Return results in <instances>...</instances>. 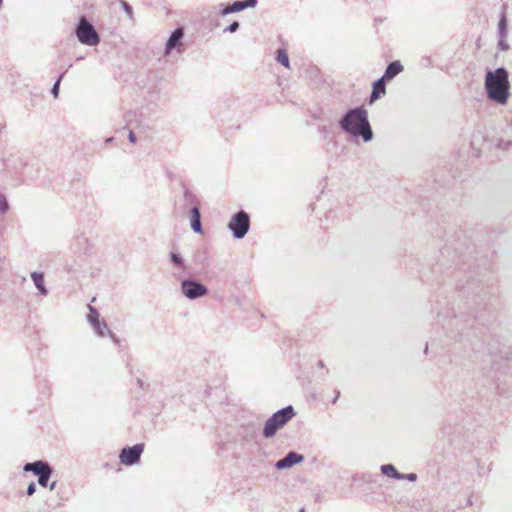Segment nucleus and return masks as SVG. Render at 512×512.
I'll return each instance as SVG.
<instances>
[{"label": "nucleus", "instance_id": "1", "mask_svg": "<svg viewBox=\"0 0 512 512\" xmlns=\"http://www.w3.org/2000/svg\"><path fill=\"white\" fill-rule=\"evenodd\" d=\"M457 297L453 305L448 307L446 297L440 295L434 300L432 311L436 314L438 322L451 333L455 331L463 334L470 323L480 321L484 324L480 311L485 309L487 299L491 292L488 284L474 277H469L465 283L459 281L454 292Z\"/></svg>", "mask_w": 512, "mask_h": 512}, {"label": "nucleus", "instance_id": "2", "mask_svg": "<svg viewBox=\"0 0 512 512\" xmlns=\"http://www.w3.org/2000/svg\"><path fill=\"white\" fill-rule=\"evenodd\" d=\"M340 130L354 140L371 142L374 132L369 121L368 111L364 106L349 108L338 120Z\"/></svg>", "mask_w": 512, "mask_h": 512}, {"label": "nucleus", "instance_id": "3", "mask_svg": "<svg viewBox=\"0 0 512 512\" xmlns=\"http://www.w3.org/2000/svg\"><path fill=\"white\" fill-rule=\"evenodd\" d=\"M484 87L489 100L498 105H506L511 95V85L507 69L505 67H498L495 70H487Z\"/></svg>", "mask_w": 512, "mask_h": 512}, {"label": "nucleus", "instance_id": "4", "mask_svg": "<svg viewBox=\"0 0 512 512\" xmlns=\"http://www.w3.org/2000/svg\"><path fill=\"white\" fill-rule=\"evenodd\" d=\"M296 412L293 406L288 405L273 413L265 422L262 435L269 439L276 435L294 416Z\"/></svg>", "mask_w": 512, "mask_h": 512}, {"label": "nucleus", "instance_id": "5", "mask_svg": "<svg viewBox=\"0 0 512 512\" xmlns=\"http://www.w3.org/2000/svg\"><path fill=\"white\" fill-rule=\"evenodd\" d=\"M459 247L451 246L446 244L440 250V256L437 262L438 270H450L452 267H459L460 264L465 265L466 261L464 260L465 255L460 252L461 244H458Z\"/></svg>", "mask_w": 512, "mask_h": 512}, {"label": "nucleus", "instance_id": "6", "mask_svg": "<svg viewBox=\"0 0 512 512\" xmlns=\"http://www.w3.org/2000/svg\"><path fill=\"white\" fill-rule=\"evenodd\" d=\"M75 35L81 44L88 46H95L101 41L95 27L85 16L80 17L75 27Z\"/></svg>", "mask_w": 512, "mask_h": 512}, {"label": "nucleus", "instance_id": "7", "mask_svg": "<svg viewBox=\"0 0 512 512\" xmlns=\"http://www.w3.org/2000/svg\"><path fill=\"white\" fill-rule=\"evenodd\" d=\"M228 229L231 231L235 239H243L250 229V216L244 210H239L233 214L229 223Z\"/></svg>", "mask_w": 512, "mask_h": 512}, {"label": "nucleus", "instance_id": "8", "mask_svg": "<svg viewBox=\"0 0 512 512\" xmlns=\"http://www.w3.org/2000/svg\"><path fill=\"white\" fill-rule=\"evenodd\" d=\"M185 30L184 27L178 26L175 28L169 38L167 39L164 47V56H170L174 51L177 54H182L186 50L184 43Z\"/></svg>", "mask_w": 512, "mask_h": 512}, {"label": "nucleus", "instance_id": "9", "mask_svg": "<svg viewBox=\"0 0 512 512\" xmlns=\"http://www.w3.org/2000/svg\"><path fill=\"white\" fill-rule=\"evenodd\" d=\"M182 294L189 300L199 299L209 293L208 288L195 279H184L180 283Z\"/></svg>", "mask_w": 512, "mask_h": 512}, {"label": "nucleus", "instance_id": "10", "mask_svg": "<svg viewBox=\"0 0 512 512\" xmlns=\"http://www.w3.org/2000/svg\"><path fill=\"white\" fill-rule=\"evenodd\" d=\"M144 447L143 443H137L133 446H126L122 448L119 453L120 463L127 466L138 464L144 451Z\"/></svg>", "mask_w": 512, "mask_h": 512}, {"label": "nucleus", "instance_id": "11", "mask_svg": "<svg viewBox=\"0 0 512 512\" xmlns=\"http://www.w3.org/2000/svg\"><path fill=\"white\" fill-rule=\"evenodd\" d=\"M183 189V197L177 206L180 215L184 216L194 207H200L201 203L198 196L191 191L184 183L181 184Z\"/></svg>", "mask_w": 512, "mask_h": 512}, {"label": "nucleus", "instance_id": "12", "mask_svg": "<svg viewBox=\"0 0 512 512\" xmlns=\"http://www.w3.org/2000/svg\"><path fill=\"white\" fill-rule=\"evenodd\" d=\"M304 461V456L295 451L288 452L283 458L279 459L275 463V468L277 470H284L291 468L299 463Z\"/></svg>", "mask_w": 512, "mask_h": 512}, {"label": "nucleus", "instance_id": "13", "mask_svg": "<svg viewBox=\"0 0 512 512\" xmlns=\"http://www.w3.org/2000/svg\"><path fill=\"white\" fill-rule=\"evenodd\" d=\"M51 467L52 466L46 461L36 460L34 462L26 463L23 469L25 472H32L34 475L39 477V475H42V473L46 472Z\"/></svg>", "mask_w": 512, "mask_h": 512}, {"label": "nucleus", "instance_id": "14", "mask_svg": "<svg viewBox=\"0 0 512 512\" xmlns=\"http://www.w3.org/2000/svg\"><path fill=\"white\" fill-rule=\"evenodd\" d=\"M190 227L196 234H203L200 207H194L189 211Z\"/></svg>", "mask_w": 512, "mask_h": 512}, {"label": "nucleus", "instance_id": "15", "mask_svg": "<svg viewBox=\"0 0 512 512\" xmlns=\"http://www.w3.org/2000/svg\"><path fill=\"white\" fill-rule=\"evenodd\" d=\"M386 82L387 81L384 80L382 77L373 82L372 91L369 96V101L371 103L375 102L386 93Z\"/></svg>", "mask_w": 512, "mask_h": 512}, {"label": "nucleus", "instance_id": "16", "mask_svg": "<svg viewBox=\"0 0 512 512\" xmlns=\"http://www.w3.org/2000/svg\"><path fill=\"white\" fill-rule=\"evenodd\" d=\"M403 69V65L399 60L392 61L387 65L384 74L381 77L386 81H391L400 74Z\"/></svg>", "mask_w": 512, "mask_h": 512}, {"label": "nucleus", "instance_id": "17", "mask_svg": "<svg viewBox=\"0 0 512 512\" xmlns=\"http://www.w3.org/2000/svg\"><path fill=\"white\" fill-rule=\"evenodd\" d=\"M31 279L38 290V293L42 296H47L49 291L45 285L44 273L34 271L31 273Z\"/></svg>", "mask_w": 512, "mask_h": 512}, {"label": "nucleus", "instance_id": "18", "mask_svg": "<svg viewBox=\"0 0 512 512\" xmlns=\"http://www.w3.org/2000/svg\"><path fill=\"white\" fill-rule=\"evenodd\" d=\"M258 3V0H237L230 4L231 12H241L247 8H254Z\"/></svg>", "mask_w": 512, "mask_h": 512}, {"label": "nucleus", "instance_id": "19", "mask_svg": "<svg viewBox=\"0 0 512 512\" xmlns=\"http://www.w3.org/2000/svg\"><path fill=\"white\" fill-rule=\"evenodd\" d=\"M380 471L384 476L398 480L401 477V473L398 472L393 464H383L380 466Z\"/></svg>", "mask_w": 512, "mask_h": 512}, {"label": "nucleus", "instance_id": "20", "mask_svg": "<svg viewBox=\"0 0 512 512\" xmlns=\"http://www.w3.org/2000/svg\"><path fill=\"white\" fill-rule=\"evenodd\" d=\"M170 262L173 266L180 268L182 270L186 269L185 261L178 251H171L169 254Z\"/></svg>", "mask_w": 512, "mask_h": 512}, {"label": "nucleus", "instance_id": "21", "mask_svg": "<svg viewBox=\"0 0 512 512\" xmlns=\"http://www.w3.org/2000/svg\"><path fill=\"white\" fill-rule=\"evenodd\" d=\"M508 24H507V17L506 12L503 10L501 12L499 22H498V33L501 38H506L507 32H508Z\"/></svg>", "mask_w": 512, "mask_h": 512}, {"label": "nucleus", "instance_id": "22", "mask_svg": "<svg viewBox=\"0 0 512 512\" xmlns=\"http://www.w3.org/2000/svg\"><path fill=\"white\" fill-rule=\"evenodd\" d=\"M94 332L100 336L105 337L110 332V329L105 321H97L92 325Z\"/></svg>", "mask_w": 512, "mask_h": 512}, {"label": "nucleus", "instance_id": "23", "mask_svg": "<svg viewBox=\"0 0 512 512\" xmlns=\"http://www.w3.org/2000/svg\"><path fill=\"white\" fill-rule=\"evenodd\" d=\"M276 61L286 68L290 67L289 56L284 48H279L276 51Z\"/></svg>", "mask_w": 512, "mask_h": 512}, {"label": "nucleus", "instance_id": "24", "mask_svg": "<svg viewBox=\"0 0 512 512\" xmlns=\"http://www.w3.org/2000/svg\"><path fill=\"white\" fill-rule=\"evenodd\" d=\"M88 309H89V313L87 314V320L90 323V325L92 326L97 321H100L99 320L100 314H99L98 310L91 305H88Z\"/></svg>", "mask_w": 512, "mask_h": 512}, {"label": "nucleus", "instance_id": "25", "mask_svg": "<svg viewBox=\"0 0 512 512\" xmlns=\"http://www.w3.org/2000/svg\"><path fill=\"white\" fill-rule=\"evenodd\" d=\"M122 10L125 12V14L127 15V17L131 20V21H134V12H133V8L132 6L125 0H118Z\"/></svg>", "mask_w": 512, "mask_h": 512}, {"label": "nucleus", "instance_id": "26", "mask_svg": "<svg viewBox=\"0 0 512 512\" xmlns=\"http://www.w3.org/2000/svg\"><path fill=\"white\" fill-rule=\"evenodd\" d=\"M53 473V468L51 467L46 472L42 473V475H39L38 477V483L41 487H47L49 479L51 478Z\"/></svg>", "mask_w": 512, "mask_h": 512}, {"label": "nucleus", "instance_id": "27", "mask_svg": "<svg viewBox=\"0 0 512 512\" xmlns=\"http://www.w3.org/2000/svg\"><path fill=\"white\" fill-rule=\"evenodd\" d=\"M66 71L62 72L58 77L57 79L55 80L52 88H51V94L53 95L54 98H58L59 96V91H60V84H61V81L65 75Z\"/></svg>", "mask_w": 512, "mask_h": 512}, {"label": "nucleus", "instance_id": "28", "mask_svg": "<svg viewBox=\"0 0 512 512\" xmlns=\"http://www.w3.org/2000/svg\"><path fill=\"white\" fill-rule=\"evenodd\" d=\"M9 210V203L4 195H0V213L5 214Z\"/></svg>", "mask_w": 512, "mask_h": 512}, {"label": "nucleus", "instance_id": "29", "mask_svg": "<svg viewBox=\"0 0 512 512\" xmlns=\"http://www.w3.org/2000/svg\"><path fill=\"white\" fill-rule=\"evenodd\" d=\"M219 14L222 15V16H225V15H228V14H231V8H230V4H224V3H221L219 4Z\"/></svg>", "mask_w": 512, "mask_h": 512}, {"label": "nucleus", "instance_id": "30", "mask_svg": "<svg viewBox=\"0 0 512 512\" xmlns=\"http://www.w3.org/2000/svg\"><path fill=\"white\" fill-rule=\"evenodd\" d=\"M240 27V24L238 21H233L231 24H229L226 28H224L223 32H229L234 33L236 32Z\"/></svg>", "mask_w": 512, "mask_h": 512}, {"label": "nucleus", "instance_id": "31", "mask_svg": "<svg viewBox=\"0 0 512 512\" xmlns=\"http://www.w3.org/2000/svg\"><path fill=\"white\" fill-rule=\"evenodd\" d=\"M408 480L410 482H415L417 480V474L415 473H407V474H403L401 473V477L398 479V480Z\"/></svg>", "mask_w": 512, "mask_h": 512}, {"label": "nucleus", "instance_id": "32", "mask_svg": "<svg viewBox=\"0 0 512 512\" xmlns=\"http://www.w3.org/2000/svg\"><path fill=\"white\" fill-rule=\"evenodd\" d=\"M499 50L501 51H506L509 49V45L508 43L505 41V38H501L499 41H498V44H497Z\"/></svg>", "mask_w": 512, "mask_h": 512}, {"label": "nucleus", "instance_id": "33", "mask_svg": "<svg viewBox=\"0 0 512 512\" xmlns=\"http://www.w3.org/2000/svg\"><path fill=\"white\" fill-rule=\"evenodd\" d=\"M35 491H36V484L34 482L29 483V485L27 486V489H26V494L28 496H31L35 493Z\"/></svg>", "mask_w": 512, "mask_h": 512}, {"label": "nucleus", "instance_id": "34", "mask_svg": "<svg viewBox=\"0 0 512 512\" xmlns=\"http://www.w3.org/2000/svg\"><path fill=\"white\" fill-rule=\"evenodd\" d=\"M318 132L321 133L324 137H326L329 132L328 126H326V125L318 126Z\"/></svg>", "mask_w": 512, "mask_h": 512}, {"label": "nucleus", "instance_id": "35", "mask_svg": "<svg viewBox=\"0 0 512 512\" xmlns=\"http://www.w3.org/2000/svg\"><path fill=\"white\" fill-rule=\"evenodd\" d=\"M107 335L111 338V340L113 341V343H115V344L119 345L120 340H119L118 336H117L115 333H113V332L110 330V332H109Z\"/></svg>", "mask_w": 512, "mask_h": 512}, {"label": "nucleus", "instance_id": "36", "mask_svg": "<svg viewBox=\"0 0 512 512\" xmlns=\"http://www.w3.org/2000/svg\"><path fill=\"white\" fill-rule=\"evenodd\" d=\"M128 140L130 143H133V144L136 143L137 137H136L135 133L133 132V130H129Z\"/></svg>", "mask_w": 512, "mask_h": 512}, {"label": "nucleus", "instance_id": "37", "mask_svg": "<svg viewBox=\"0 0 512 512\" xmlns=\"http://www.w3.org/2000/svg\"><path fill=\"white\" fill-rule=\"evenodd\" d=\"M334 393H335V395H333V399L331 401L332 404H335L338 401L339 397H340V391L339 390H337V389L334 390Z\"/></svg>", "mask_w": 512, "mask_h": 512}, {"label": "nucleus", "instance_id": "38", "mask_svg": "<svg viewBox=\"0 0 512 512\" xmlns=\"http://www.w3.org/2000/svg\"><path fill=\"white\" fill-rule=\"evenodd\" d=\"M422 65L429 66L431 64V59L429 57L422 58Z\"/></svg>", "mask_w": 512, "mask_h": 512}, {"label": "nucleus", "instance_id": "39", "mask_svg": "<svg viewBox=\"0 0 512 512\" xmlns=\"http://www.w3.org/2000/svg\"><path fill=\"white\" fill-rule=\"evenodd\" d=\"M137 385H138L141 389H144V382H143L140 378H137Z\"/></svg>", "mask_w": 512, "mask_h": 512}, {"label": "nucleus", "instance_id": "40", "mask_svg": "<svg viewBox=\"0 0 512 512\" xmlns=\"http://www.w3.org/2000/svg\"><path fill=\"white\" fill-rule=\"evenodd\" d=\"M56 485H57V482H56V481H53V482L49 485V489H50V491H53V490L56 488Z\"/></svg>", "mask_w": 512, "mask_h": 512}, {"label": "nucleus", "instance_id": "41", "mask_svg": "<svg viewBox=\"0 0 512 512\" xmlns=\"http://www.w3.org/2000/svg\"><path fill=\"white\" fill-rule=\"evenodd\" d=\"M317 366H318L319 368H321V369H324V368H325V364H324V362H323L322 360H319V361L317 362Z\"/></svg>", "mask_w": 512, "mask_h": 512}, {"label": "nucleus", "instance_id": "42", "mask_svg": "<svg viewBox=\"0 0 512 512\" xmlns=\"http://www.w3.org/2000/svg\"><path fill=\"white\" fill-rule=\"evenodd\" d=\"M113 141H114V137H108V138H106L105 143H106V144H110V143H112Z\"/></svg>", "mask_w": 512, "mask_h": 512}, {"label": "nucleus", "instance_id": "43", "mask_svg": "<svg viewBox=\"0 0 512 512\" xmlns=\"http://www.w3.org/2000/svg\"><path fill=\"white\" fill-rule=\"evenodd\" d=\"M472 505H473L472 498H471V497H469V498L467 499L466 506H472Z\"/></svg>", "mask_w": 512, "mask_h": 512}, {"label": "nucleus", "instance_id": "44", "mask_svg": "<svg viewBox=\"0 0 512 512\" xmlns=\"http://www.w3.org/2000/svg\"><path fill=\"white\" fill-rule=\"evenodd\" d=\"M459 508H460V507L458 506V507H456V508L451 509V510H450V511H448V512H455V510H456V509H459Z\"/></svg>", "mask_w": 512, "mask_h": 512}, {"label": "nucleus", "instance_id": "45", "mask_svg": "<svg viewBox=\"0 0 512 512\" xmlns=\"http://www.w3.org/2000/svg\"><path fill=\"white\" fill-rule=\"evenodd\" d=\"M332 216V211H329V213L327 214V218H330Z\"/></svg>", "mask_w": 512, "mask_h": 512}, {"label": "nucleus", "instance_id": "46", "mask_svg": "<svg viewBox=\"0 0 512 512\" xmlns=\"http://www.w3.org/2000/svg\"><path fill=\"white\" fill-rule=\"evenodd\" d=\"M298 512H305V509L301 508Z\"/></svg>", "mask_w": 512, "mask_h": 512}, {"label": "nucleus", "instance_id": "47", "mask_svg": "<svg viewBox=\"0 0 512 512\" xmlns=\"http://www.w3.org/2000/svg\"><path fill=\"white\" fill-rule=\"evenodd\" d=\"M5 127V125H0V131Z\"/></svg>", "mask_w": 512, "mask_h": 512}]
</instances>
